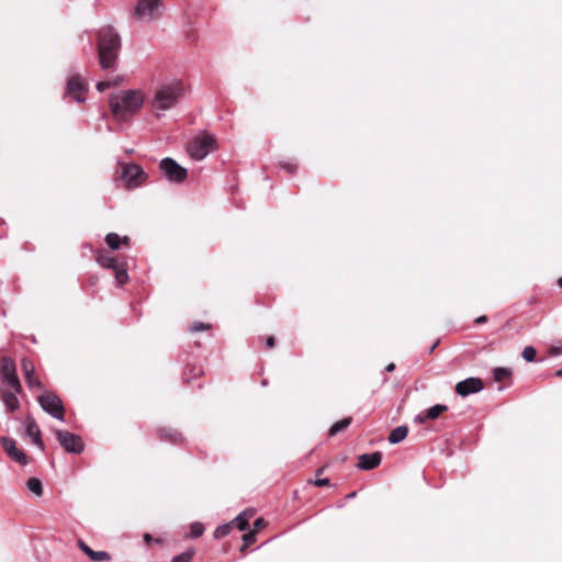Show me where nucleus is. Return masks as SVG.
Segmentation results:
<instances>
[{
  "label": "nucleus",
  "mask_w": 562,
  "mask_h": 562,
  "mask_svg": "<svg viewBox=\"0 0 562 562\" xmlns=\"http://www.w3.org/2000/svg\"><path fill=\"white\" fill-rule=\"evenodd\" d=\"M209 327H210V325H206L204 323L199 322V323H195V324L192 325L191 330L192 331H201V330L206 329Z\"/></svg>",
  "instance_id": "nucleus-35"
},
{
  "label": "nucleus",
  "mask_w": 562,
  "mask_h": 562,
  "mask_svg": "<svg viewBox=\"0 0 562 562\" xmlns=\"http://www.w3.org/2000/svg\"><path fill=\"white\" fill-rule=\"evenodd\" d=\"M203 532H204V526L201 522L191 524V526H190L191 537L198 538V537L202 536Z\"/></svg>",
  "instance_id": "nucleus-30"
},
{
  "label": "nucleus",
  "mask_w": 562,
  "mask_h": 562,
  "mask_svg": "<svg viewBox=\"0 0 562 562\" xmlns=\"http://www.w3.org/2000/svg\"><path fill=\"white\" fill-rule=\"evenodd\" d=\"M42 409L52 417L64 420L65 407L61 398L52 391H45L37 398Z\"/></svg>",
  "instance_id": "nucleus-5"
},
{
  "label": "nucleus",
  "mask_w": 562,
  "mask_h": 562,
  "mask_svg": "<svg viewBox=\"0 0 562 562\" xmlns=\"http://www.w3.org/2000/svg\"><path fill=\"white\" fill-rule=\"evenodd\" d=\"M24 378H25V381H26L29 387H31V389H33V387L42 389L43 387L42 382L35 376V374L26 375Z\"/></svg>",
  "instance_id": "nucleus-32"
},
{
  "label": "nucleus",
  "mask_w": 562,
  "mask_h": 562,
  "mask_svg": "<svg viewBox=\"0 0 562 562\" xmlns=\"http://www.w3.org/2000/svg\"><path fill=\"white\" fill-rule=\"evenodd\" d=\"M232 526H233V522H228V524H224V525L218 526L214 530V533H213L214 538L221 539V538L226 537L231 532Z\"/></svg>",
  "instance_id": "nucleus-24"
},
{
  "label": "nucleus",
  "mask_w": 562,
  "mask_h": 562,
  "mask_svg": "<svg viewBox=\"0 0 562 562\" xmlns=\"http://www.w3.org/2000/svg\"><path fill=\"white\" fill-rule=\"evenodd\" d=\"M487 322V317L482 315V316H479L476 319H475V323L476 324H483V323H486Z\"/></svg>",
  "instance_id": "nucleus-40"
},
{
  "label": "nucleus",
  "mask_w": 562,
  "mask_h": 562,
  "mask_svg": "<svg viewBox=\"0 0 562 562\" xmlns=\"http://www.w3.org/2000/svg\"><path fill=\"white\" fill-rule=\"evenodd\" d=\"M67 92L72 95L77 102H83L86 100L87 83L80 76L74 75L68 79Z\"/></svg>",
  "instance_id": "nucleus-11"
},
{
  "label": "nucleus",
  "mask_w": 562,
  "mask_h": 562,
  "mask_svg": "<svg viewBox=\"0 0 562 562\" xmlns=\"http://www.w3.org/2000/svg\"><path fill=\"white\" fill-rule=\"evenodd\" d=\"M109 102L114 117L125 121L142 108L144 95L138 90H123L111 94Z\"/></svg>",
  "instance_id": "nucleus-3"
},
{
  "label": "nucleus",
  "mask_w": 562,
  "mask_h": 562,
  "mask_svg": "<svg viewBox=\"0 0 562 562\" xmlns=\"http://www.w3.org/2000/svg\"><path fill=\"white\" fill-rule=\"evenodd\" d=\"M2 443V448L7 452V454L14 461L19 462L20 464L25 465L27 463V457L26 454L16 448V442L13 439L2 437L0 439Z\"/></svg>",
  "instance_id": "nucleus-13"
},
{
  "label": "nucleus",
  "mask_w": 562,
  "mask_h": 562,
  "mask_svg": "<svg viewBox=\"0 0 562 562\" xmlns=\"http://www.w3.org/2000/svg\"><path fill=\"white\" fill-rule=\"evenodd\" d=\"M358 468L364 471L373 470L381 464V452L364 453L358 458Z\"/></svg>",
  "instance_id": "nucleus-15"
},
{
  "label": "nucleus",
  "mask_w": 562,
  "mask_h": 562,
  "mask_svg": "<svg viewBox=\"0 0 562 562\" xmlns=\"http://www.w3.org/2000/svg\"><path fill=\"white\" fill-rule=\"evenodd\" d=\"M78 547L92 561L101 562V561H109L111 559V557H110V554L108 552H105V551H94L82 540H78Z\"/></svg>",
  "instance_id": "nucleus-16"
},
{
  "label": "nucleus",
  "mask_w": 562,
  "mask_h": 562,
  "mask_svg": "<svg viewBox=\"0 0 562 562\" xmlns=\"http://www.w3.org/2000/svg\"><path fill=\"white\" fill-rule=\"evenodd\" d=\"M448 409L447 405L437 404L426 411L425 414H418L415 417L416 422L425 423L428 419H436L439 415Z\"/></svg>",
  "instance_id": "nucleus-18"
},
{
  "label": "nucleus",
  "mask_w": 562,
  "mask_h": 562,
  "mask_svg": "<svg viewBox=\"0 0 562 562\" xmlns=\"http://www.w3.org/2000/svg\"><path fill=\"white\" fill-rule=\"evenodd\" d=\"M122 178L130 188H137L145 182L147 175L140 166L126 164L122 166Z\"/></svg>",
  "instance_id": "nucleus-10"
},
{
  "label": "nucleus",
  "mask_w": 562,
  "mask_h": 562,
  "mask_svg": "<svg viewBox=\"0 0 562 562\" xmlns=\"http://www.w3.org/2000/svg\"><path fill=\"white\" fill-rule=\"evenodd\" d=\"M21 367H22L24 376L35 374V367L31 360L24 358L21 362Z\"/></svg>",
  "instance_id": "nucleus-28"
},
{
  "label": "nucleus",
  "mask_w": 562,
  "mask_h": 562,
  "mask_svg": "<svg viewBox=\"0 0 562 562\" xmlns=\"http://www.w3.org/2000/svg\"><path fill=\"white\" fill-rule=\"evenodd\" d=\"M283 168H286L289 170V172H292L293 170V167L292 166H288V165H282Z\"/></svg>",
  "instance_id": "nucleus-44"
},
{
  "label": "nucleus",
  "mask_w": 562,
  "mask_h": 562,
  "mask_svg": "<svg viewBox=\"0 0 562 562\" xmlns=\"http://www.w3.org/2000/svg\"><path fill=\"white\" fill-rule=\"evenodd\" d=\"M557 376H562V368L560 370L557 371Z\"/></svg>",
  "instance_id": "nucleus-45"
},
{
  "label": "nucleus",
  "mask_w": 562,
  "mask_h": 562,
  "mask_svg": "<svg viewBox=\"0 0 562 562\" xmlns=\"http://www.w3.org/2000/svg\"><path fill=\"white\" fill-rule=\"evenodd\" d=\"M18 392L12 391H0L1 400L9 412L16 411L20 407V402L16 397Z\"/></svg>",
  "instance_id": "nucleus-17"
},
{
  "label": "nucleus",
  "mask_w": 562,
  "mask_h": 562,
  "mask_svg": "<svg viewBox=\"0 0 562 562\" xmlns=\"http://www.w3.org/2000/svg\"><path fill=\"white\" fill-rule=\"evenodd\" d=\"M97 261L106 269L115 270L119 267L116 258L106 251L98 252Z\"/></svg>",
  "instance_id": "nucleus-19"
},
{
  "label": "nucleus",
  "mask_w": 562,
  "mask_h": 562,
  "mask_svg": "<svg viewBox=\"0 0 562 562\" xmlns=\"http://www.w3.org/2000/svg\"><path fill=\"white\" fill-rule=\"evenodd\" d=\"M215 148V139L212 135L203 133L196 136L188 147L189 155L194 160L204 159Z\"/></svg>",
  "instance_id": "nucleus-4"
},
{
  "label": "nucleus",
  "mask_w": 562,
  "mask_h": 562,
  "mask_svg": "<svg viewBox=\"0 0 562 562\" xmlns=\"http://www.w3.org/2000/svg\"><path fill=\"white\" fill-rule=\"evenodd\" d=\"M26 486L36 496H41L43 494V485L41 480H38L37 477L29 479L26 482Z\"/></svg>",
  "instance_id": "nucleus-23"
},
{
  "label": "nucleus",
  "mask_w": 562,
  "mask_h": 562,
  "mask_svg": "<svg viewBox=\"0 0 562 562\" xmlns=\"http://www.w3.org/2000/svg\"><path fill=\"white\" fill-rule=\"evenodd\" d=\"M184 93V87L180 80H171L159 85L150 101V109L156 116L175 108Z\"/></svg>",
  "instance_id": "nucleus-2"
},
{
  "label": "nucleus",
  "mask_w": 562,
  "mask_h": 562,
  "mask_svg": "<svg viewBox=\"0 0 562 562\" xmlns=\"http://www.w3.org/2000/svg\"><path fill=\"white\" fill-rule=\"evenodd\" d=\"M0 373L3 383H7L18 393H21L22 385L16 375V369L13 360L9 357H3L0 360Z\"/></svg>",
  "instance_id": "nucleus-8"
},
{
  "label": "nucleus",
  "mask_w": 562,
  "mask_h": 562,
  "mask_svg": "<svg viewBox=\"0 0 562 562\" xmlns=\"http://www.w3.org/2000/svg\"><path fill=\"white\" fill-rule=\"evenodd\" d=\"M98 58L102 69H114L121 49V37L110 25L98 32Z\"/></svg>",
  "instance_id": "nucleus-1"
},
{
  "label": "nucleus",
  "mask_w": 562,
  "mask_h": 562,
  "mask_svg": "<svg viewBox=\"0 0 562 562\" xmlns=\"http://www.w3.org/2000/svg\"><path fill=\"white\" fill-rule=\"evenodd\" d=\"M144 540L146 541V543H150L153 541V537L149 533H145Z\"/></svg>",
  "instance_id": "nucleus-42"
},
{
  "label": "nucleus",
  "mask_w": 562,
  "mask_h": 562,
  "mask_svg": "<svg viewBox=\"0 0 562 562\" xmlns=\"http://www.w3.org/2000/svg\"><path fill=\"white\" fill-rule=\"evenodd\" d=\"M263 525H265V520H263V518H258V519H256V521H255V528H256V529H259V528H260L261 526H263Z\"/></svg>",
  "instance_id": "nucleus-39"
},
{
  "label": "nucleus",
  "mask_w": 562,
  "mask_h": 562,
  "mask_svg": "<svg viewBox=\"0 0 562 562\" xmlns=\"http://www.w3.org/2000/svg\"><path fill=\"white\" fill-rule=\"evenodd\" d=\"M115 272V281L119 285H123L124 283L127 282L128 280V274H127V271L125 268H122V267H117L115 270H113Z\"/></svg>",
  "instance_id": "nucleus-26"
},
{
  "label": "nucleus",
  "mask_w": 562,
  "mask_h": 562,
  "mask_svg": "<svg viewBox=\"0 0 562 562\" xmlns=\"http://www.w3.org/2000/svg\"><path fill=\"white\" fill-rule=\"evenodd\" d=\"M25 431L26 436L31 438L32 442L38 447L41 450H44V442L42 439V432L41 429L35 422V419L31 416L25 418Z\"/></svg>",
  "instance_id": "nucleus-14"
},
{
  "label": "nucleus",
  "mask_w": 562,
  "mask_h": 562,
  "mask_svg": "<svg viewBox=\"0 0 562 562\" xmlns=\"http://www.w3.org/2000/svg\"><path fill=\"white\" fill-rule=\"evenodd\" d=\"M193 557V552L187 551L173 557L172 562H190Z\"/></svg>",
  "instance_id": "nucleus-33"
},
{
  "label": "nucleus",
  "mask_w": 562,
  "mask_h": 562,
  "mask_svg": "<svg viewBox=\"0 0 562 562\" xmlns=\"http://www.w3.org/2000/svg\"><path fill=\"white\" fill-rule=\"evenodd\" d=\"M558 284H559L560 286H562V277H561V278H559V280H558Z\"/></svg>",
  "instance_id": "nucleus-46"
},
{
  "label": "nucleus",
  "mask_w": 562,
  "mask_h": 562,
  "mask_svg": "<svg viewBox=\"0 0 562 562\" xmlns=\"http://www.w3.org/2000/svg\"><path fill=\"white\" fill-rule=\"evenodd\" d=\"M254 513L251 510H244L241 512L232 522L233 525H236V527L244 531L248 529L249 526V519L252 517Z\"/></svg>",
  "instance_id": "nucleus-20"
},
{
  "label": "nucleus",
  "mask_w": 562,
  "mask_h": 562,
  "mask_svg": "<svg viewBox=\"0 0 562 562\" xmlns=\"http://www.w3.org/2000/svg\"><path fill=\"white\" fill-rule=\"evenodd\" d=\"M159 169L170 182L182 183L188 176L187 169L169 157L160 160Z\"/></svg>",
  "instance_id": "nucleus-6"
},
{
  "label": "nucleus",
  "mask_w": 562,
  "mask_h": 562,
  "mask_svg": "<svg viewBox=\"0 0 562 562\" xmlns=\"http://www.w3.org/2000/svg\"><path fill=\"white\" fill-rule=\"evenodd\" d=\"M407 434L408 428L406 426H398L391 431L389 442L392 445L398 443L406 438Z\"/></svg>",
  "instance_id": "nucleus-21"
},
{
  "label": "nucleus",
  "mask_w": 562,
  "mask_h": 562,
  "mask_svg": "<svg viewBox=\"0 0 562 562\" xmlns=\"http://www.w3.org/2000/svg\"><path fill=\"white\" fill-rule=\"evenodd\" d=\"M351 417H346L341 420L336 422L330 428H329V436H335L338 432L345 430L350 424H351Z\"/></svg>",
  "instance_id": "nucleus-22"
},
{
  "label": "nucleus",
  "mask_w": 562,
  "mask_h": 562,
  "mask_svg": "<svg viewBox=\"0 0 562 562\" xmlns=\"http://www.w3.org/2000/svg\"><path fill=\"white\" fill-rule=\"evenodd\" d=\"M274 344H276L274 337L270 336V337L267 338L266 345H267L268 348L274 347Z\"/></svg>",
  "instance_id": "nucleus-38"
},
{
  "label": "nucleus",
  "mask_w": 562,
  "mask_h": 562,
  "mask_svg": "<svg viewBox=\"0 0 562 562\" xmlns=\"http://www.w3.org/2000/svg\"><path fill=\"white\" fill-rule=\"evenodd\" d=\"M56 439L59 445L69 453H81L85 449L82 439L66 430H55Z\"/></svg>",
  "instance_id": "nucleus-9"
},
{
  "label": "nucleus",
  "mask_w": 562,
  "mask_h": 562,
  "mask_svg": "<svg viewBox=\"0 0 562 562\" xmlns=\"http://www.w3.org/2000/svg\"><path fill=\"white\" fill-rule=\"evenodd\" d=\"M162 437L166 438V439H169L173 443H178V442H180L182 440L181 434H179L176 430H168V431L165 430L164 434H162Z\"/></svg>",
  "instance_id": "nucleus-29"
},
{
  "label": "nucleus",
  "mask_w": 562,
  "mask_h": 562,
  "mask_svg": "<svg viewBox=\"0 0 562 562\" xmlns=\"http://www.w3.org/2000/svg\"><path fill=\"white\" fill-rule=\"evenodd\" d=\"M256 540V536L254 532H248V533H245L243 536V541H244V547L241 550H244L245 548L249 547L250 544H252Z\"/></svg>",
  "instance_id": "nucleus-34"
},
{
  "label": "nucleus",
  "mask_w": 562,
  "mask_h": 562,
  "mask_svg": "<svg viewBox=\"0 0 562 562\" xmlns=\"http://www.w3.org/2000/svg\"><path fill=\"white\" fill-rule=\"evenodd\" d=\"M121 241H122V244L127 245L128 241H130V238L125 236V237L122 238Z\"/></svg>",
  "instance_id": "nucleus-43"
},
{
  "label": "nucleus",
  "mask_w": 562,
  "mask_h": 562,
  "mask_svg": "<svg viewBox=\"0 0 562 562\" xmlns=\"http://www.w3.org/2000/svg\"><path fill=\"white\" fill-rule=\"evenodd\" d=\"M111 86V83L109 81H99L97 83V89L100 91V92H103L105 91L106 89H109Z\"/></svg>",
  "instance_id": "nucleus-36"
},
{
  "label": "nucleus",
  "mask_w": 562,
  "mask_h": 562,
  "mask_svg": "<svg viewBox=\"0 0 562 562\" xmlns=\"http://www.w3.org/2000/svg\"><path fill=\"white\" fill-rule=\"evenodd\" d=\"M512 374L510 370L507 368H495L493 371L494 379L498 382L506 380Z\"/></svg>",
  "instance_id": "nucleus-27"
},
{
  "label": "nucleus",
  "mask_w": 562,
  "mask_h": 562,
  "mask_svg": "<svg viewBox=\"0 0 562 562\" xmlns=\"http://www.w3.org/2000/svg\"><path fill=\"white\" fill-rule=\"evenodd\" d=\"M105 241L108 244V246L115 250V249H119L120 248V244H121V238L117 234L115 233H109L106 236H105Z\"/></svg>",
  "instance_id": "nucleus-25"
},
{
  "label": "nucleus",
  "mask_w": 562,
  "mask_h": 562,
  "mask_svg": "<svg viewBox=\"0 0 562 562\" xmlns=\"http://www.w3.org/2000/svg\"><path fill=\"white\" fill-rule=\"evenodd\" d=\"M160 0H139L135 7L138 20L151 22L160 16Z\"/></svg>",
  "instance_id": "nucleus-7"
},
{
  "label": "nucleus",
  "mask_w": 562,
  "mask_h": 562,
  "mask_svg": "<svg viewBox=\"0 0 562 562\" xmlns=\"http://www.w3.org/2000/svg\"><path fill=\"white\" fill-rule=\"evenodd\" d=\"M521 355H522V358H524L526 361L531 362V361H533V360H535L537 352H536V349H535L533 347L528 346V347H526V348L522 350V353H521Z\"/></svg>",
  "instance_id": "nucleus-31"
},
{
  "label": "nucleus",
  "mask_w": 562,
  "mask_h": 562,
  "mask_svg": "<svg viewBox=\"0 0 562 562\" xmlns=\"http://www.w3.org/2000/svg\"><path fill=\"white\" fill-rule=\"evenodd\" d=\"M314 484L317 486H325V485L329 484V480L328 479H317V480H315Z\"/></svg>",
  "instance_id": "nucleus-37"
},
{
  "label": "nucleus",
  "mask_w": 562,
  "mask_h": 562,
  "mask_svg": "<svg viewBox=\"0 0 562 562\" xmlns=\"http://www.w3.org/2000/svg\"><path fill=\"white\" fill-rule=\"evenodd\" d=\"M484 387V383L479 378H468L463 381H460L456 384V392L465 397L470 394L477 393L482 391Z\"/></svg>",
  "instance_id": "nucleus-12"
},
{
  "label": "nucleus",
  "mask_w": 562,
  "mask_h": 562,
  "mask_svg": "<svg viewBox=\"0 0 562 562\" xmlns=\"http://www.w3.org/2000/svg\"><path fill=\"white\" fill-rule=\"evenodd\" d=\"M395 370V364L394 363H389L386 367H385V371L387 372H392Z\"/></svg>",
  "instance_id": "nucleus-41"
}]
</instances>
